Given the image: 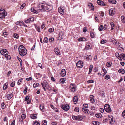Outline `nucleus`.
I'll list each match as a JSON object with an SVG mask.
<instances>
[{
	"instance_id": "obj_1",
	"label": "nucleus",
	"mask_w": 125,
	"mask_h": 125,
	"mask_svg": "<svg viewBox=\"0 0 125 125\" xmlns=\"http://www.w3.org/2000/svg\"><path fill=\"white\" fill-rule=\"evenodd\" d=\"M52 9V7L51 6L46 4H44L40 3L37 6L36 10L34 8H31V12L37 14L39 12H43L45 11H50Z\"/></svg>"
},
{
	"instance_id": "obj_2",
	"label": "nucleus",
	"mask_w": 125,
	"mask_h": 125,
	"mask_svg": "<svg viewBox=\"0 0 125 125\" xmlns=\"http://www.w3.org/2000/svg\"><path fill=\"white\" fill-rule=\"evenodd\" d=\"M19 53L20 55L22 56L25 55L27 53V51L24 46L22 45H20L18 48Z\"/></svg>"
},
{
	"instance_id": "obj_3",
	"label": "nucleus",
	"mask_w": 125,
	"mask_h": 125,
	"mask_svg": "<svg viewBox=\"0 0 125 125\" xmlns=\"http://www.w3.org/2000/svg\"><path fill=\"white\" fill-rule=\"evenodd\" d=\"M7 13L5 12L4 9H1L0 10V18H4L7 15Z\"/></svg>"
},
{
	"instance_id": "obj_4",
	"label": "nucleus",
	"mask_w": 125,
	"mask_h": 125,
	"mask_svg": "<svg viewBox=\"0 0 125 125\" xmlns=\"http://www.w3.org/2000/svg\"><path fill=\"white\" fill-rule=\"evenodd\" d=\"M104 108L105 111L108 113H110L111 111V109L110 105L108 104H105L104 106Z\"/></svg>"
},
{
	"instance_id": "obj_5",
	"label": "nucleus",
	"mask_w": 125,
	"mask_h": 125,
	"mask_svg": "<svg viewBox=\"0 0 125 125\" xmlns=\"http://www.w3.org/2000/svg\"><path fill=\"white\" fill-rule=\"evenodd\" d=\"M70 88L72 92H74L76 91V86L73 84H71L70 85Z\"/></svg>"
},
{
	"instance_id": "obj_6",
	"label": "nucleus",
	"mask_w": 125,
	"mask_h": 125,
	"mask_svg": "<svg viewBox=\"0 0 125 125\" xmlns=\"http://www.w3.org/2000/svg\"><path fill=\"white\" fill-rule=\"evenodd\" d=\"M0 53L1 54L4 56L8 54V52L7 50L5 49H2L0 50Z\"/></svg>"
},
{
	"instance_id": "obj_7",
	"label": "nucleus",
	"mask_w": 125,
	"mask_h": 125,
	"mask_svg": "<svg viewBox=\"0 0 125 125\" xmlns=\"http://www.w3.org/2000/svg\"><path fill=\"white\" fill-rule=\"evenodd\" d=\"M76 66L78 68H81L83 66V62L80 60L78 61L76 64Z\"/></svg>"
},
{
	"instance_id": "obj_8",
	"label": "nucleus",
	"mask_w": 125,
	"mask_h": 125,
	"mask_svg": "<svg viewBox=\"0 0 125 125\" xmlns=\"http://www.w3.org/2000/svg\"><path fill=\"white\" fill-rule=\"evenodd\" d=\"M61 107L63 110L65 111L68 110L69 109V106L68 105H61Z\"/></svg>"
},
{
	"instance_id": "obj_9",
	"label": "nucleus",
	"mask_w": 125,
	"mask_h": 125,
	"mask_svg": "<svg viewBox=\"0 0 125 125\" xmlns=\"http://www.w3.org/2000/svg\"><path fill=\"white\" fill-rule=\"evenodd\" d=\"M64 8L63 7H61L58 8V12L62 15L64 14Z\"/></svg>"
},
{
	"instance_id": "obj_10",
	"label": "nucleus",
	"mask_w": 125,
	"mask_h": 125,
	"mask_svg": "<svg viewBox=\"0 0 125 125\" xmlns=\"http://www.w3.org/2000/svg\"><path fill=\"white\" fill-rule=\"evenodd\" d=\"M26 115L25 114H23L21 115V117L19 118V121L21 122H23V120L26 117Z\"/></svg>"
},
{
	"instance_id": "obj_11",
	"label": "nucleus",
	"mask_w": 125,
	"mask_h": 125,
	"mask_svg": "<svg viewBox=\"0 0 125 125\" xmlns=\"http://www.w3.org/2000/svg\"><path fill=\"white\" fill-rule=\"evenodd\" d=\"M115 13V11L114 8H111L109 10V13L110 15L113 16Z\"/></svg>"
},
{
	"instance_id": "obj_12",
	"label": "nucleus",
	"mask_w": 125,
	"mask_h": 125,
	"mask_svg": "<svg viewBox=\"0 0 125 125\" xmlns=\"http://www.w3.org/2000/svg\"><path fill=\"white\" fill-rule=\"evenodd\" d=\"M105 94L104 92L102 90H100L98 93V95L102 97H104Z\"/></svg>"
},
{
	"instance_id": "obj_13",
	"label": "nucleus",
	"mask_w": 125,
	"mask_h": 125,
	"mask_svg": "<svg viewBox=\"0 0 125 125\" xmlns=\"http://www.w3.org/2000/svg\"><path fill=\"white\" fill-rule=\"evenodd\" d=\"M13 96V94L12 93L6 94L7 98L8 100L10 99Z\"/></svg>"
},
{
	"instance_id": "obj_14",
	"label": "nucleus",
	"mask_w": 125,
	"mask_h": 125,
	"mask_svg": "<svg viewBox=\"0 0 125 125\" xmlns=\"http://www.w3.org/2000/svg\"><path fill=\"white\" fill-rule=\"evenodd\" d=\"M54 51L55 53L57 55H60L61 54L60 51L58 48L56 47L54 49Z\"/></svg>"
},
{
	"instance_id": "obj_15",
	"label": "nucleus",
	"mask_w": 125,
	"mask_h": 125,
	"mask_svg": "<svg viewBox=\"0 0 125 125\" xmlns=\"http://www.w3.org/2000/svg\"><path fill=\"white\" fill-rule=\"evenodd\" d=\"M61 74L62 77H64L66 75V71L65 69H63L62 70Z\"/></svg>"
},
{
	"instance_id": "obj_16",
	"label": "nucleus",
	"mask_w": 125,
	"mask_h": 125,
	"mask_svg": "<svg viewBox=\"0 0 125 125\" xmlns=\"http://www.w3.org/2000/svg\"><path fill=\"white\" fill-rule=\"evenodd\" d=\"M97 3L99 5L101 6H104L106 5V4L104 3V2L100 0H98L97 1Z\"/></svg>"
},
{
	"instance_id": "obj_17",
	"label": "nucleus",
	"mask_w": 125,
	"mask_h": 125,
	"mask_svg": "<svg viewBox=\"0 0 125 125\" xmlns=\"http://www.w3.org/2000/svg\"><path fill=\"white\" fill-rule=\"evenodd\" d=\"M90 99L91 102L94 103L95 102V100L94 99V97L93 95H91L90 97Z\"/></svg>"
},
{
	"instance_id": "obj_18",
	"label": "nucleus",
	"mask_w": 125,
	"mask_h": 125,
	"mask_svg": "<svg viewBox=\"0 0 125 125\" xmlns=\"http://www.w3.org/2000/svg\"><path fill=\"white\" fill-rule=\"evenodd\" d=\"M40 109L42 112H44V105L43 104H41L40 106Z\"/></svg>"
},
{
	"instance_id": "obj_19",
	"label": "nucleus",
	"mask_w": 125,
	"mask_h": 125,
	"mask_svg": "<svg viewBox=\"0 0 125 125\" xmlns=\"http://www.w3.org/2000/svg\"><path fill=\"white\" fill-rule=\"evenodd\" d=\"M77 120L81 121L83 119V116L81 115H79L77 116Z\"/></svg>"
},
{
	"instance_id": "obj_20",
	"label": "nucleus",
	"mask_w": 125,
	"mask_h": 125,
	"mask_svg": "<svg viewBox=\"0 0 125 125\" xmlns=\"http://www.w3.org/2000/svg\"><path fill=\"white\" fill-rule=\"evenodd\" d=\"M30 116L31 119H36L37 118V115L36 114H31Z\"/></svg>"
},
{
	"instance_id": "obj_21",
	"label": "nucleus",
	"mask_w": 125,
	"mask_h": 125,
	"mask_svg": "<svg viewBox=\"0 0 125 125\" xmlns=\"http://www.w3.org/2000/svg\"><path fill=\"white\" fill-rule=\"evenodd\" d=\"M43 83L45 85L46 88H48L49 87V86L46 81V80H44L43 82Z\"/></svg>"
},
{
	"instance_id": "obj_22",
	"label": "nucleus",
	"mask_w": 125,
	"mask_h": 125,
	"mask_svg": "<svg viewBox=\"0 0 125 125\" xmlns=\"http://www.w3.org/2000/svg\"><path fill=\"white\" fill-rule=\"evenodd\" d=\"M86 39L85 38L81 37L78 39V40L79 41H86Z\"/></svg>"
},
{
	"instance_id": "obj_23",
	"label": "nucleus",
	"mask_w": 125,
	"mask_h": 125,
	"mask_svg": "<svg viewBox=\"0 0 125 125\" xmlns=\"http://www.w3.org/2000/svg\"><path fill=\"white\" fill-rule=\"evenodd\" d=\"M22 23H23V22L22 21H17L15 22V24L16 25L19 26H21Z\"/></svg>"
},
{
	"instance_id": "obj_24",
	"label": "nucleus",
	"mask_w": 125,
	"mask_h": 125,
	"mask_svg": "<svg viewBox=\"0 0 125 125\" xmlns=\"http://www.w3.org/2000/svg\"><path fill=\"white\" fill-rule=\"evenodd\" d=\"M108 1L110 3L115 4L116 3V1L115 0H108Z\"/></svg>"
},
{
	"instance_id": "obj_25",
	"label": "nucleus",
	"mask_w": 125,
	"mask_h": 125,
	"mask_svg": "<svg viewBox=\"0 0 125 125\" xmlns=\"http://www.w3.org/2000/svg\"><path fill=\"white\" fill-rule=\"evenodd\" d=\"M8 84V83L6 82L3 85V89L4 90H6L7 89L8 86L7 85Z\"/></svg>"
},
{
	"instance_id": "obj_26",
	"label": "nucleus",
	"mask_w": 125,
	"mask_h": 125,
	"mask_svg": "<svg viewBox=\"0 0 125 125\" xmlns=\"http://www.w3.org/2000/svg\"><path fill=\"white\" fill-rule=\"evenodd\" d=\"M78 100V99L77 97L76 96H74L73 99V101H74V103L75 104H76L77 103Z\"/></svg>"
},
{
	"instance_id": "obj_27",
	"label": "nucleus",
	"mask_w": 125,
	"mask_h": 125,
	"mask_svg": "<svg viewBox=\"0 0 125 125\" xmlns=\"http://www.w3.org/2000/svg\"><path fill=\"white\" fill-rule=\"evenodd\" d=\"M66 79L64 78H62L60 79V83H61L63 84L65 82Z\"/></svg>"
},
{
	"instance_id": "obj_28",
	"label": "nucleus",
	"mask_w": 125,
	"mask_h": 125,
	"mask_svg": "<svg viewBox=\"0 0 125 125\" xmlns=\"http://www.w3.org/2000/svg\"><path fill=\"white\" fill-rule=\"evenodd\" d=\"M63 34L62 32H60L58 35V38L59 39L61 40L63 37Z\"/></svg>"
},
{
	"instance_id": "obj_29",
	"label": "nucleus",
	"mask_w": 125,
	"mask_h": 125,
	"mask_svg": "<svg viewBox=\"0 0 125 125\" xmlns=\"http://www.w3.org/2000/svg\"><path fill=\"white\" fill-rule=\"evenodd\" d=\"M118 72L122 74H124L125 73V70L123 69H121L118 70Z\"/></svg>"
},
{
	"instance_id": "obj_30",
	"label": "nucleus",
	"mask_w": 125,
	"mask_h": 125,
	"mask_svg": "<svg viewBox=\"0 0 125 125\" xmlns=\"http://www.w3.org/2000/svg\"><path fill=\"white\" fill-rule=\"evenodd\" d=\"M113 42L116 45L120 46V43H119L115 40Z\"/></svg>"
},
{
	"instance_id": "obj_31",
	"label": "nucleus",
	"mask_w": 125,
	"mask_h": 125,
	"mask_svg": "<svg viewBox=\"0 0 125 125\" xmlns=\"http://www.w3.org/2000/svg\"><path fill=\"white\" fill-rule=\"evenodd\" d=\"M19 36L18 34L16 33H14L13 34V37L16 39H18Z\"/></svg>"
},
{
	"instance_id": "obj_32",
	"label": "nucleus",
	"mask_w": 125,
	"mask_h": 125,
	"mask_svg": "<svg viewBox=\"0 0 125 125\" xmlns=\"http://www.w3.org/2000/svg\"><path fill=\"white\" fill-rule=\"evenodd\" d=\"M121 19L122 21L124 23H125V18L124 16H122L121 17Z\"/></svg>"
},
{
	"instance_id": "obj_33",
	"label": "nucleus",
	"mask_w": 125,
	"mask_h": 125,
	"mask_svg": "<svg viewBox=\"0 0 125 125\" xmlns=\"http://www.w3.org/2000/svg\"><path fill=\"white\" fill-rule=\"evenodd\" d=\"M95 115L98 118L99 117L101 118L102 117V116L101 114L100 113H97Z\"/></svg>"
},
{
	"instance_id": "obj_34",
	"label": "nucleus",
	"mask_w": 125,
	"mask_h": 125,
	"mask_svg": "<svg viewBox=\"0 0 125 125\" xmlns=\"http://www.w3.org/2000/svg\"><path fill=\"white\" fill-rule=\"evenodd\" d=\"M82 110L83 112H84L85 113H87L89 114L88 111H89V110L87 109L86 108H83Z\"/></svg>"
},
{
	"instance_id": "obj_35",
	"label": "nucleus",
	"mask_w": 125,
	"mask_h": 125,
	"mask_svg": "<svg viewBox=\"0 0 125 125\" xmlns=\"http://www.w3.org/2000/svg\"><path fill=\"white\" fill-rule=\"evenodd\" d=\"M92 58L91 56V55H88L86 58V59L87 60H91Z\"/></svg>"
},
{
	"instance_id": "obj_36",
	"label": "nucleus",
	"mask_w": 125,
	"mask_h": 125,
	"mask_svg": "<svg viewBox=\"0 0 125 125\" xmlns=\"http://www.w3.org/2000/svg\"><path fill=\"white\" fill-rule=\"evenodd\" d=\"M35 28L36 29L37 31L39 32H40L41 31L40 27L37 26H35Z\"/></svg>"
},
{
	"instance_id": "obj_37",
	"label": "nucleus",
	"mask_w": 125,
	"mask_h": 125,
	"mask_svg": "<svg viewBox=\"0 0 125 125\" xmlns=\"http://www.w3.org/2000/svg\"><path fill=\"white\" fill-rule=\"evenodd\" d=\"M92 123L94 125H99V122L97 121H93Z\"/></svg>"
},
{
	"instance_id": "obj_38",
	"label": "nucleus",
	"mask_w": 125,
	"mask_h": 125,
	"mask_svg": "<svg viewBox=\"0 0 125 125\" xmlns=\"http://www.w3.org/2000/svg\"><path fill=\"white\" fill-rule=\"evenodd\" d=\"M110 25L111 27V30H113L114 28V24L113 23V22H111L110 24Z\"/></svg>"
},
{
	"instance_id": "obj_39",
	"label": "nucleus",
	"mask_w": 125,
	"mask_h": 125,
	"mask_svg": "<svg viewBox=\"0 0 125 125\" xmlns=\"http://www.w3.org/2000/svg\"><path fill=\"white\" fill-rule=\"evenodd\" d=\"M111 62H107L106 64V66L108 67H110L111 66Z\"/></svg>"
},
{
	"instance_id": "obj_40",
	"label": "nucleus",
	"mask_w": 125,
	"mask_h": 125,
	"mask_svg": "<svg viewBox=\"0 0 125 125\" xmlns=\"http://www.w3.org/2000/svg\"><path fill=\"white\" fill-rule=\"evenodd\" d=\"M91 48V47L89 45H86L85 49H86L89 50Z\"/></svg>"
},
{
	"instance_id": "obj_41",
	"label": "nucleus",
	"mask_w": 125,
	"mask_h": 125,
	"mask_svg": "<svg viewBox=\"0 0 125 125\" xmlns=\"http://www.w3.org/2000/svg\"><path fill=\"white\" fill-rule=\"evenodd\" d=\"M5 56L7 60H10V55L7 54L5 55Z\"/></svg>"
},
{
	"instance_id": "obj_42",
	"label": "nucleus",
	"mask_w": 125,
	"mask_h": 125,
	"mask_svg": "<svg viewBox=\"0 0 125 125\" xmlns=\"http://www.w3.org/2000/svg\"><path fill=\"white\" fill-rule=\"evenodd\" d=\"M39 85V83H35L33 85V87L34 88H36Z\"/></svg>"
},
{
	"instance_id": "obj_43",
	"label": "nucleus",
	"mask_w": 125,
	"mask_h": 125,
	"mask_svg": "<svg viewBox=\"0 0 125 125\" xmlns=\"http://www.w3.org/2000/svg\"><path fill=\"white\" fill-rule=\"evenodd\" d=\"M54 31V28H50L49 29L48 31L49 32L51 33L53 32Z\"/></svg>"
},
{
	"instance_id": "obj_44",
	"label": "nucleus",
	"mask_w": 125,
	"mask_h": 125,
	"mask_svg": "<svg viewBox=\"0 0 125 125\" xmlns=\"http://www.w3.org/2000/svg\"><path fill=\"white\" fill-rule=\"evenodd\" d=\"M2 109H4L6 107V105L4 102L2 103L1 104Z\"/></svg>"
},
{
	"instance_id": "obj_45",
	"label": "nucleus",
	"mask_w": 125,
	"mask_h": 125,
	"mask_svg": "<svg viewBox=\"0 0 125 125\" xmlns=\"http://www.w3.org/2000/svg\"><path fill=\"white\" fill-rule=\"evenodd\" d=\"M41 85L42 86V87H43V89H44V90L45 91H46V88H45L46 87H45V85L43 84V83L42 82L41 83Z\"/></svg>"
},
{
	"instance_id": "obj_46",
	"label": "nucleus",
	"mask_w": 125,
	"mask_h": 125,
	"mask_svg": "<svg viewBox=\"0 0 125 125\" xmlns=\"http://www.w3.org/2000/svg\"><path fill=\"white\" fill-rule=\"evenodd\" d=\"M107 41L106 40L102 39V40L100 43L101 44H104Z\"/></svg>"
},
{
	"instance_id": "obj_47",
	"label": "nucleus",
	"mask_w": 125,
	"mask_h": 125,
	"mask_svg": "<svg viewBox=\"0 0 125 125\" xmlns=\"http://www.w3.org/2000/svg\"><path fill=\"white\" fill-rule=\"evenodd\" d=\"M103 26L102 25H101L99 28V30L100 31H102L103 28Z\"/></svg>"
},
{
	"instance_id": "obj_48",
	"label": "nucleus",
	"mask_w": 125,
	"mask_h": 125,
	"mask_svg": "<svg viewBox=\"0 0 125 125\" xmlns=\"http://www.w3.org/2000/svg\"><path fill=\"white\" fill-rule=\"evenodd\" d=\"M90 35L91 37L93 38H94L95 36L94 33L93 32H91L90 33Z\"/></svg>"
},
{
	"instance_id": "obj_49",
	"label": "nucleus",
	"mask_w": 125,
	"mask_h": 125,
	"mask_svg": "<svg viewBox=\"0 0 125 125\" xmlns=\"http://www.w3.org/2000/svg\"><path fill=\"white\" fill-rule=\"evenodd\" d=\"M48 38L47 37H45L43 40L44 42L47 43L48 42Z\"/></svg>"
},
{
	"instance_id": "obj_50",
	"label": "nucleus",
	"mask_w": 125,
	"mask_h": 125,
	"mask_svg": "<svg viewBox=\"0 0 125 125\" xmlns=\"http://www.w3.org/2000/svg\"><path fill=\"white\" fill-rule=\"evenodd\" d=\"M121 57L124 60H125V55L123 54H122L121 55Z\"/></svg>"
},
{
	"instance_id": "obj_51",
	"label": "nucleus",
	"mask_w": 125,
	"mask_h": 125,
	"mask_svg": "<svg viewBox=\"0 0 125 125\" xmlns=\"http://www.w3.org/2000/svg\"><path fill=\"white\" fill-rule=\"evenodd\" d=\"M112 118H111V120L110 121V124H113L114 120L113 119V116H111Z\"/></svg>"
},
{
	"instance_id": "obj_52",
	"label": "nucleus",
	"mask_w": 125,
	"mask_h": 125,
	"mask_svg": "<svg viewBox=\"0 0 125 125\" xmlns=\"http://www.w3.org/2000/svg\"><path fill=\"white\" fill-rule=\"evenodd\" d=\"M33 125H40V124L38 122L36 121L34 123Z\"/></svg>"
},
{
	"instance_id": "obj_53",
	"label": "nucleus",
	"mask_w": 125,
	"mask_h": 125,
	"mask_svg": "<svg viewBox=\"0 0 125 125\" xmlns=\"http://www.w3.org/2000/svg\"><path fill=\"white\" fill-rule=\"evenodd\" d=\"M102 69L105 74H106L107 73V71L105 69L104 67H103Z\"/></svg>"
},
{
	"instance_id": "obj_54",
	"label": "nucleus",
	"mask_w": 125,
	"mask_h": 125,
	"mask_svg": "<svg viewBox=\"0 0 125 125\" xmlns=\"http://www.w3.org/2000/svg\"><path fill=\"white\" fill-rule=\"evenodd\" d=\"M77 116H74V115H73L72 116V118L74 120H77Z\"/></svg>"
},
{
	"instance_id": "obj_55",
	"label": "nucleus",
	"mask_w": 125,
	"mask_h": 125,
	"mask_svg": "<svg viewBox=\"0 0 125 125\" xmlns=\"http://www.w3.org/2000/svg\"><path fill=\"white\" fill-rule=\"evenodd\" d=\"M28 90V88L27 87H25V89L24 91V93L25 94H26L27 91Z\"/></svg>"
},
{
	"instance_id": "obj_56",
	"label": "nucleus",
	"mask_w": 125,
	"mask_h": 125,
	"mask_svg": "<svg viewBox=\"0 0 125 125\" xmlns=\"http://www.w3.org/2000/svg\"><path fill=\"white\" fill-rule=\"evenodd\" d=\"M122 115L123 117L125 118V110L123 112Z\"/></svg>"
},
{
	"instance_id": "obj_57",
	"label": "nucleus",
	"mask_w": 125,
	"mask_h": 125,
	"mask_svg": "<svg viewBox=\"0 0 125 125\" xmlns=\"http://www.w3.org/2000/svg\"><path fill=\"white\" fill-rule=\"evenodd\" d=\"M105 79L107 80H108V79H110V77L109 75H107L105 76Z\"/></svg>"
},
{
	"instance_id": "obj_58",
	"label": "nucleus",
	"mask_w": 125,
	"mask_h": 125,
	"mask_svg": "<svg viewBox=\"0 0 125 125\" xmlns=\"http://www.w3.org/2000/svg\"><path fill=\"white\" fill-rule=\"evenodd\" d=\"M34 18L33 17H31L30 18V22H31L33 21L34 20Z\"/></svg>"
},
{
	"instance_id": "obj_59",
	"label": "nucleus",
	"mask_w": 125,
	"mask_h": 125,
	"mask_svg": "<svg viewBox=\"0 0 125 125\" xmlns=\"http://www.w3.org/2000/svg\"><path fill=\"white\" fill-rule=\"evenodd\" d=\"M30 22V18L27 19L26 20H25V23H28Z\"/></svg>"
},
{
	"instance_id": "obj_60",
	"label": "nucleus",
	"mask_w": 125,
	"mask_h": 125,
	"mask_svg": "<svg viewBox=\"0 0 125 125\" xmlns=\"http://www.w3.org/2000/svg\"><path fill=\"white\" fill-rule=\"evenodd\" d=\"M100 16L101 17H103L104 16V13L102 11H101L100 12Z\"/></svg>"
},
{
	"instance_id": "obj_61",
	"label": "nucleus",
	"mask_w": 125,
	"mask_h": 125,
	"mask_svg": "<svg viewBox=\"0 0 125 125\" xmlns=\"http://www.w3.org/2000/svg\"><path fill=\"white\" fill-rule=\"evenodd\" d=\"M15 85V82L14 81L12 82L11 83L10 86L11 87H14Z\"/></svg>"
},
{
	"instance_id": "obj_62",
	"label": "nucleus",
	"mask_w": 125,
	"mask_h": 125,
	"mask_svg": "<svg viewBox=\"0 0 125 125\" xmlns=\"http://www.w3.org/2000/svg\"><path fill=\"white\" fill-rule=\"evenodd\" d=\"M74 111L75 112H79V107H75L74 109Z\"/></svg>"
},
{
	"instance_id": "obj_63",
	"label": "nucleus",
	"mask_w": 125,
	"mask_h": 125,
	"mask_svg": "<svg viewBox=\"0 0 125 125\" xmlns=\"http://www.w3.org/2000/svg\"><path fill=\"white\" fill-rule=\"evenodd\" d=\"M89 112V114L91 116H93L94 115V114L92 111H91L90 112L89 111H88Z\"/></svg>"
},
{
	"instance_id": "obj_64",
	"label": "nucleus",
	"mask_w": 125,
	"mask_h": 125,
	"mask_svg": "<svg viewBox=\"0 0 125 125\" xmlns=\"http://www.w3.org/2000/svg\"><path fill=\"white\" fill-rule=\"evenodd\" d=\"M43 122V124L42 125H47V122L46 120H44Z\"/></svg>"
}]
</instances>
